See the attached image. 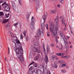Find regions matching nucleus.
I'll list each match as a JSON object with an SVG mask.
<instances>
[{
    "instance_id": "41",
    "label": "nucleus",
    "mask_w": 74,
    "mask_h": 74,
    "mask_svg": "<svg viewBox=\"0 0 74 74\" xmlns=\"http://www.w3.org/2000/svg\"><path fill=\"white\" fill-rule=\"evenodd\" d=\"M26 40L27 41H28L29 40V38L27 36L26 37Z\"/></svg>"
},
{
    "instance_id": "39",
    "label": "nucleus",
    "mask_w": 74,
    "mask_h": 74,
    "mask_svg": "<svg viewBox=\"0 0 74 74\" xmlns=\"http://www.w3.org/2000/svg\"><path fill=\"white\" fill-rule=\"evenodd\" d=\"M19 4L20 5H22V3H21V0H18Z\"/></svg>"
},
{
    "instance_id": "25",
    "label": "nucleus",
    "mask_w": 74,
    "mask_h": 74,
    "mask_svg": "<svg viewBox=\"0 0 74 74\" xmlns=\"http://www.w3.org/2000/svg\"><path fill=\"white\" fill-rule=\"evenodd\" d=\"M61 54H62V53H57L56 54V56H61Z\"/></svg>"
},
{
    "instance_id": "60",
    "label": "nucleus",
    "mask_w": 74,
    "mask_h": 74,
    "mask_svg": "<svg viewBox=\"0 0 74 74\" xmlns=\"http://www.w3.org/2000/svg\"><path fill=\"white\" fill-rule=\"evenodd\" d=\"M47 36H48V37H49V36H50V35H49V34H47Z\"/></svg>"
},
{
    "instance_id": "17",
    "label": "nucleus",
    "mask_w": 74,
    "mask_h": 74,
    "mask_svg": "<svg viewBox=\"0 0 74 74\" xmlns=\"http://www.w3.org/2000/svg\"><path fill=\"white\" fill-rule=\"evenodd\" d=\"M59 35L61 37H63V33L62 32V31H60V33L59 34Z\"/></svg>"
},
{
    "instance_id": "45",
    "label": "nucleus",
    "mask_w": 74,
    "mask_h": 74,
    "mask_svg": "<svg viewBox=\"0 0 74 74\" xmlns=\"http://www.w3.org/2000/svg\"><path fill=\"white\" fill-rule=\"evenodd\" d=\"M34 66L35 67H36L37 66V65L36 64H34Z\"/></svg>"
},
{
    "instance_id": "50",
    "label": "nucleus",
    "mask_w": 74,
    "mask_h": 74,
    "mask_svg": "<svg viewBox=\"0 0 74 74\" xmlns=\"http://www.w3.org/2000/svg\"><path fill=\"white\" fill-rule=\"evenodd\" d=\"M70 58V56H66V58L68 59Z\"/></svg>"
},
{
    "instance_id": "58",
    "label": "nucleus",
    "mask_w": 74,
    "mask_h": 74,
    "mask_svg": "<svg viewBox=\"0 0 74 74\" xmlns=\"http://www.w3.org/2000/svg\"><path fill=\"white\" fill-rule=\"evenodd\" d=\"M45 26H46V27H48V24H46L45 25Z\"/></svg>"
},
{
    "instance_id": "35",
    "label": "nucleus",
    "mask_w": 74,
    "mask_h": 74,
    "mask_svg": "<svg viewBox=\"0 0 74 74\" xmlns=\"http://www.w3.org/2000/svg\"><path fill=\"white\" fill-rule=\"evenodd\" d=\"M34 61L32 62L30 64L29 66H31V65L33 64H34Z\"/></svg>"
},
{
    "instance_id": "55",
    "label": "nucleus",
    "mask_w": 74,
    "mask_h": 74,
    "mask_svg": "<svg viewBox=\"0 0 74 74\" xmlns=\"http://www.w3.org/2000/svg\"><path fill=\"white\" fill-rule=\"evenodd\" d=\"M66 28H64V30L65 31L66 30Z\"/></svg>"
},
{
    "instance_id": "4",
    "label": "nucleus",
    "mask_w": 74,
    "mask_h": 74,
    "mask_svg": "<svg viewBox=\"0 0 74 74\" xmlns=\"http://www.w3.org/2000/svg\"><path fill=\"white\" fill-rule=\"evenodd\" d=\"M63 40L64 41V42L65 44V48L67 50H68V49H69V46L68 45V42H67V39H66V37L65 36H64V37L63 38Z\"/></svg>"
},
{
    "instance_id": "21",
    "label": "nucleus",
    "mask_w": 74,
    "mask_h": 74,
    "mask_svg": "<svg viewBox=\"0 0 74 74\" xmlns=\"http://www.w3.org/2000/svg\"><path fill=\"white\" fill-rule=\"evenodd\" d=\"M8 21V19H5L3 21V23H7Z\"/></svg>"
},
{
    "instance_id": "51",
    "label": "nucleus",
    "mask_w": 74,
    "mask_h": 74,
    "mask_svg": "<svg viewBox=\"0 0 74 74\" xmlns=\"http://www.w3.org/2000/svg\"><path fill=\"white\" fill-rule=\"evenodd\" d=\"M57 6L58 8H60V5H58Z\"/></svg>"
},
{
    "instance_id": "34",
    "label": "nucleus",
    "mask_w": 74,
    "mask_h": 74,
    "mask_svg": "<svg viewBox=\"0 0 74 74\" xmlns=\"http://www.w3.org/2000/svg\"><path fill=\"white\" fill-rule=\"evenodd\" d=\"M4 15V14H3V12H0V16H2V15Z\"/></svg>"
},
{
    "instance_id": "20",
    "label": "nucleus",
    "mask_w": 74,
    "mask_h": 74,
    "mask_svg": "<svg viewBox=\"0 0 74 74\" xmlns=\"http://www.w3.org/2000/svg\"><path fill=\"white\" fill-rule=\"evenodd\" d=\"M29 16H30L28 14H27L26 15L27 19L28 22H29Z\"/></svg>"
},
{
    "instance_id": "59",
    "label": "nucleus",
    "mask_w": 74,
    "mask_h": 74,
    "mask_svg": "<svg viewBox=\"0 0 74 74\" xmlns=\"http://www.w3.org/2000/svg\"><path fill=\"white\" fill-rule=\"evenodd\" d=\"M56 47L57 48H59V46H56Z\"/></svg>"
},
{
    "instance_id": "8",
    "label": "nucleus",
    "mask_w": 74,
    "mask_h": 74,
    "mask_svg": "<svg viewBox=\"0 0 74 74\" xmlns=\"http://www.w3.org/2000/svg\"><path fill=\"white\" fill-rule=\"evenodd\" d=\"M12 6L13 9L14 10H16V6H15V3H14V2L12 1Z\"/></svg>"
},
{
    "instance_id": "10",
    "label": "nucleus",
    "mask_w": 74,
    "mask_h": 74,
    "mask_svg": "<svg viewBox=\"0 0 74 74\" xmlns=\"http://www.w3.org/2000/svg\"><path fill=\"white\" fill-rule=\"evenodd\" d=\"M34 45L35 46H36V47H37V46H38V45H40V43L38 41H36L34 42Z\"/></svg>"
},
{
    "instance_id": "52",
    "label": "nucleus",
    "mask_w": 74,
    "mask_h": 74,
    "mask_svg": "<svg viewBox=\"0 0 74 74\" xmlns=\"http://www.w3.org/2000/svg\"><path fill=\"white\" fill-rule=\"evenodd\" d=\"M69 27H70V30H71V26H70V25H69Z\"/></svg>"
},
{
    "instance_id": "7",
    "label": "nucleus",
    "mask_w": 74,
    "mask_h": 74,
    "mask_svg": "<svg viewBox=\"0 0 74 74\" xmlns=\"http://www.w3.org/2000/svg\"><path fill=\"white\" fill-rule=\"evenodd\" d=\"M34 69V68L33 67V66H31L30 67L29 69V71L28 73V74H34V71H32V70H33Z\"/></svg>"
},
{
    "instance_id": "56",
    "label": "nucleus",
    "mask_w": 74,
    "mask_h": 74,
    "mask_svg": "<svg viewBox=\"0 0 74 74\" xmlns=\"http://www.w3.org/2000/svg\"><path fill=\"white\" fill-rule=\"evenodd\" d=\"M64 58H66L67 59V56H64Z\"/></svg>"
},
{
    "instance_id": "31",
    "label": "nucleus",
    "mask_w": 74,
    "mask_h": 74,
    "mask_svg": "<svg viewBox=\"0 0 74 74\" xmlns=\"http://www.w3.org/2000/svg\"><path fill=\"white\" fill-rule=\"evenodd\" d=\"M16 41V42H17V44H21V42H20V41H19V40H17V41Z\"/></svg>"
},
{
    "instance_id": "12",
    "label": "nucleus",
    "mask_w": 74,
    "mask_h": 74,
    "mask_svg": "<svg viewBox=\"0 0 74 74\" xmlns=\"http://www.w3.org/2000/svg\"><path fill=\"white\" fill-rule=\"evenodd\" d=\"M11 26V24L10 23H8L7 25H5V28L8 29Z\"/></svg>"
},
{
    "instance_id": "13",
    "label": "nucleus",
    "mask_w": 74,
    "mask_h": 74,
    "mask_svg": "<svg viewBox=\"0 0 74 74\" xmlns=\"http://www.w3.org/2000/svg\"><path fill=\"white\" fill-rule=\"evenodd\" d=\"M46 18L47 17H46V16H45V14L43 15L42 17V19H43L44 20V23H45V20H46Z\"/></svg>"
},
{
    "instance_id": "5",
    "label": "nucleus",
    "mask_w": 74,
    "mask_h": 74,
    "mask_svg": "<svg viewBox=\"0 0 74 74\" xmlns=\"http://www.w3.org/2000/svg\"><path fill=\"white\" fill-rule=\"evenodd\" d=\"M31 21L32 23H31V27L32 29H34V21H35V19H34V17L32 16V17L31 18Z\"/></svg>"
},
{
    "instance_id": "61",
    "label": "nucleus",
    "mask_w": 74,
    "mask_h": 74,
    "mask_svg": "<svg viewBox=\"0 0 74 74\" xmlns=\"http://www.w3.org/2000/svg\"><path fill=\"white\" fill-rule=\"evenodd\" d=\"M49 74H51V72H50V71H49Z\"/></svg>"
},
{
    "instance_id": "19",
    "label": "nucleus",
    "mask_w": 74,
    "mask_h": 74,
    "mask_svg": "<svg viewBox=\"0 0 74 74\" xmlns=\"http://www.w3.org/2000/svg\"><path fill=\"white\" fill-rule=\"evenodd\" d=\"M32 50L33 52H36L37 51V48L36 47H33L32 48Z\"/></svg>"
},
{
    "instance_id": "46",
    "label": "nucleus",
    "mask_w": 74,
    "mask_h": 74,
    "mask_svg": "<svg viewBox=\"0 0 74 74\" xmlns=\"http://www.w3.org/2000/svg\"><path fill=\"white\" fill-rule=\"evenodd\" d=\"M62 73H66V71L65 70H62Z\"/></svg>"
},
{
    "instance_id": "6",
    "label": "nucleus",
    "mask_w": 74,
    "mask_h": 74,
    "mask_svg": "<svg viewBox=\"0 0 74 74\" xmlns=\"http://www.w3.org/2000/svg\"><path fill=\"white\" fill-rule=\"evenodd\" d=\"M41 36V29H39L38 31V35L37 36H35V37L37 40H38L40 39V36Z\"/></svg>"
},
{
    "instance_id": "38",
    "label": "nucleus",
    "mask_w": 74,
    "mask_h": 74,
    "mask_svg": "<svg viewBox=\"0 0 74 74\" xmlns=\"http://www.w3.org/2000/svg\"><path fill=\"white\" fill-rule=\"evenodd\" d=\"M8 54L9 55L10 54V48L9 47H8Z\"/></svg>"
},
{
    "instance_id": "27",
    "label": "nucleus",
    "mask_w": 74,
    "mask_h": 74,
    "mask_svg": "<svg viewBox=\"0 0 74 74\" xmlns=\"http://www.w3.org/2000/svg\"><path fill=\"white\" fill-rule=\"evenodd\" d=\"M43 48L44 49V52L45 53V45L44 44H43Z\"/></svg>"
},
{
    "instance_id": "23",
    "label": "nucleus",
    "mask_w": 74,
    "mask_h": 74,
    "mask_svg": "<svg viewBox=\"0 0 74 74\" xmlns=\"http://www.w3.org/2000/svg\"><path fill=\"white\" fill-rule=\"evenodd\" d=\"M52 59H53V58H55L56 59H57V60H58V57H57V56H52Z\"/></svg>"
},
{
    "instance_id": "36",
    "label": "nucleus",
    "mask_w": 74,
    "mask_h": 74,
    "mask_svg": "<svg viewBox=\"0 0 74 74\" xmlns=\"http://www.w3.org/2000/svg\"><path fill=\"white\" fill-rule=\"evenodd\" d=\"M55 38L56 42H58V40L57 36L55 37Z\"/></svg>"
},
{
    "instance_id": "28",
    "label": "nucleus",
    "mask_w": 74,
    "mask_h": 74,
    "mask_svg": "<svg viewBox=\"0 0 74 74\" xmlns=\"http://www.w3.org/2000/svg\"><path fill=\"white\" fill-rule=\"evenodd\" d=\"M36 52L37 53H40V52H41V51L38 49H36Z\"/></svg>"
},
{
    "instance_id": "44",
    "label": "nucleus",
    "mask_w": 74,
    "mask_h": 74,
    "mask_svg": "<svg viewBox=\"0 0 74 74\" xmlns=\"http://www.w3.org/2000/svg\"><path fill=\"white\" fill-rule=\"evenodd\" d=\"M60 2L61 3H62V4H63V3H64V1L63 0H62L60 1Z\"/></svg>"
},
{
    "instance_id": "49",
    "label": "nucleus",
    "mask_w": 74,
    "mask_h": 74,
    "mask_svg": "<svg viewBox=\"0 0 74 74\" xmlns=\"http://www.w3.org/2000/svg\"><path fill=\"white\" fill-rule=\"evenodd\" d=\"M60 19H63V17L61 16L60 17Z\"/></svg>"
},
{
    "instance_id": "32",
    "label": "nucleus",
    "mask_w": 74,
    "mask_h": 74,
    "mask_svg": "<svg viewBox=\"0 0 74 74\" xmlns=\"http://www.w3.org/2000/svg\"><path fill=\"white\" fill-rule=\"evenodd\" d=\"M53 66L55 68H56V69L58 67V66H57V65L55 64H54L53 65Z\"/></svg>"
},
{
    "instance_id": "53",
    "label": "nucleus",
    "mask_w": 74,
    "mask_h": 74,
    "mask_svg": "<svg viewBox=\"0 0 74 74\" xmlns=\"http://www.w3.org/2000/svg\"><path fill=\"white\" fill-rule=\"evenodd\" d=\"M66 38L67 39H69V38H70V37L69 36H68L66 37Z\"/></svg>"
},
{
    "instance_id": "30",
    "label": "nucleus",
    "mask_w": 74,
    "mask_h": 74,
    "mask_svg": "<svg viewBox=\"0 0 74 74\" xmlns=\"http://www.w3.org/2000/svg\"><path fill=\"white\" fill-rule=\"evenodd\" d=\"M27 32V31H24L23 33V34L25 36H26V34Z\"/></svg>"
},
{
    "instance_id": "3",
    "label": "nucleus",
    "mask_w": 74,
    "mask_h": 74,
    "mask_svg": "<svg viewBox=\"0 0 74 74\" xmlns=\"http://www.w3.org/2000/svg\"><path fill=\"white\" fill-rule=\"evenodd\" d=\"M2 7H5V11H8L10 10V7L9 6V5L6 3V2H5L2 4Z\"/></svg>"
},
{
    "instance_id": "22",
    "label": "nucleus",
    "mask_w": 74,
    "mask_h": 74,
    "mask_svg": "<svg viewBox=\"0 0 74 74\" xmlns=\"http://www.w3.org/2000/svg\"><path fill=\"white\" fill-rule=\"evenodd\" d=\"M18 23H19L18 22H17L16 23L14 24L13 25V26H15V27L16 28V27H17V25H18Z\"/></svg>"
},
{
    "instance_id": "24",
    "label": "nucleus",
    "mask_w": 74,
    "mask_h": 74,
    "mask_svg": "<svg viewBox=\"0 0 74 74\" xmlns=\"http://www.w3.org/2000/svg\"><path fill=\"white\" fill-rule=\"evenodd\" d=\"M36 6L37 7H40L41 6V5H40V4L39 3H38L36 4Z\"/></svg>"
},
{
    "instance_id": "26",
    "label": "nucleus",
    "mask_w": 74,
    "mask_h": 74,
    "mask_svg": "<svg viewBox=\"0 0 74 74\" xmlns=\"http://www.w3.org/2000/svg\"><path fill=\"white\" fill-rule=\"evenodd\" d=\"M50 12L51 14H54V13H55V10H51L50 11Z\"/></svg>"
},
{
    "instance_id": "18",
    "label": "nucleus",
    "mask_w": 74,
    "mask_h": 74,
    "mask_svg": "<svg viewBox=\"0 0 74 74\" xmlns=\"http://www.w3.org/2000/svg\"><path fill=\"white\" fill-rule=\"evenodd\" d=\"M12 40H13V41H17V38L15 36L13 37L12 38Z\"/></svg>"
},
{
    "instance_id": "43",
    "label": "nucleus",
    "mask_w": 74,
    "mask_h": 74,
    "mask_svg": "<svg viewBox=\"0 0 74 74\" xmlns=\"http://www.w3.org/2000/svg\"><path fill=\"white\" fill-rule=\"evenodd\" d=\"M5 16H6L5 17V18H8L9 17V16L8 15L7 16V14H5Z\"/></svg>"
},
{
    "instance_id": "64",
    "label": "nucleus",
    "mask_w": 74,
    "mask_h": 74,
    "mask_svg": "<svg viewBox=\"0 0 74 74\" xmlns=\"http://www.w3.org/2000/svg\"><path fill=\"white\" fill-rule=\"evenodd\" d=\"M43 74H45V73L44 72V71H43Z\"/></svg>"
},
{
    "instance_id": "47",
    "label": "nucleus",
    "mask_w": 74,
    "mask_h": 74,
    "mask_svg": "<svg viewBox=\"0 0 74 74\" xmlns=\"http://www.w3.org/2000/svg\"><path fill=\"white\" fill-rule=\"evenodd\" d=\"M64 55H65L64 53H61V56H64Z\"/></svg>"
},
{
    "instance_id": "14",
    "label": "nucleus",
    "mask_w": 74,
    "mask_h": 74,
    "mask_svg": "<svg viewBox=\"0 0 74 74\" xmlns=\"http://www.w3.org/2000/svg\"><path fill=\"white\" fill-rule=\"evenodd\" d=\"M47 53H49V52L50 51V50L49 49V45H47Z\"/></svg>"
},
{
    "instance_id": "15",
    "label": "nucleus",
    "mask_w": 74,
    "mask_h": 74,
    "mask_svg": "<svg viewBox=\"0 0 74 74\" xmlns=\"http://www.w3.org/2000/svg\"><path fill=\"white\" fill-rule=\"evenodd\" d=\"M41 26L42 27L41 30H42V31L44 30V24H42L41 25Z\"/></svg>"
},
{
    "instance_id": "57",
    "label": "nucleus",
    "mask_w": 74,
    "mask_h": 74,
    "mask_svg": "<svg viewBox=\"0 0 74 74\" xmlns=\"http://www.w3.org/2000/svg\"><path fill=\"white\" fill-rule=\"evenodd\" d=\"M19 24L20 25V26L21 27V26H22V24L19 23Z\"/></svg>"
},
{
    "instance_id": "29",
    "label": "nucleus",
    "mask_w": 74,
    "mask_h": 74,
    "mask_svg": "<svg viewBox=\"0 0 74 74\" xmlns=\"http://www.w3.org/2000/svg\"><path fill=\"white\" fill-rule=\"evenodd\" d=\"M56 22H57L58 21V16H57L56 17V19H55Z\"/></svg>"
},
{
    "instance_id": "33",
    "label": "nucleus",
    "mask_w": 74,
    "mask_h": 74,
    "mask_svg": "<svg viewBox=\"0 0 74 74\" xmlns=\"http://www.w3.org/2000/svg\"><path fill=\"white\" fill-rule=\"evenodd\" d=\"M62 48H63V46L62 44H61V47L59 48V49H61V50H62Z\"/></svg>"
},
{
    "instance_id": "48",
    "label": "nucleus",
    "mask_w": 74,
    "mask_h": 74,
    "mask_svg": "<svg viewBox=\"0 0 74 74\" xmlns=\"http://www.w3.org/2000/svg\"><path fill=\"white\" fill-rule=\"evenodd\" d=\"M51 47H54V45H53V43H51Z\"/></svg>"
},
{
    "instance_id": "42",
    "label": "nucleus",
    "mask_w": 74,
    "mask_h": 74,
    "mask_svg": "<svg viewBox=\"0 0 74 74\" xmlns=\"http://www.w3.org/2000/svg\"><path fill=\"white\" fill-rule=\"evenodd\" d=\"M62 67H65V66H66V64H63L62 65Z\"/></svg>"
},
{
    "instance_id": "9",
    "label": "nucleus",
    "mask_w": 74,
    "mask_h": 74,
    "mask_svg": "<svg viewBox=\"0 0 74 74\" xmlns=\"http://www.w3.org/2000/svg\"><path fill=\"white\" fill-rule=\"evenodd\" d=\"M40 55L39 54L37 55L34 59V60H37L40 58Z\"/></svg>"
},
{
    "instance_id": "11",
    "label": "nucleus",
    "mask_w": 74,
    "mask_h": 74,
    "mask_svg": "<svg viewBox=\"0 0 74 74\" xmlns=\"http://www.w3.org/2000/svg\"><path fill=\"white\" fill-rule=\"evenodd\" d=\"M45 60L46 62V64H47L49 61V60H48V56L46 55L45 56Z\"/></svg>"
},
{
    "instance_id": "63",
    "label": "nucleus",
    "mask_w": 74,
    "mask_h": 74,
    "mask_svg": "<svg viewBox=\"0 0 74 74\" xmlns=\"http://www.w3.org/2000/svg\"><path fill=\"white\" fill-rule=\"evenodd\" d=\"M61 58H64V56H61Z\"/></svg>"
},
{
    "instance_id": "54",
    "label": "nucleus",
    "mask_w": 74,
    "mask_h": 74,
    "mask_svg": "<svg viewBox=\"0 0 74 74\" xmlns=\"http://www.w3.org/2000/svg\"><path fill=\"white\" fill-rule=\"evenodd\" d=\"M32 1H34L35 2H37V0H32Z\"/></svg>"
},
{
    "instance_id": "1",
    "label": "nucleus",
    "mask_w": 74,
    "mask_h": 74,
    "mask_svg": "<svg viewBox=\"0 0 74 74\" xmlns=\"http://www.w3.org/2000/svg\"><path fill=\"white\" fill-rule=\"evenodd\" d=\"M15 50L16 55H17V58L20 60V62L21 63H23L24 61V58H23V51L22 48L21 46H20L18 48H16Z\"/></svg>"
},
{
    "instance_id": "37",
    "label": "nucleus",
    "mask_w": 74,
    "mask_h": 74,
    "mask_svg": "<svg viewBox=\"0 0 74 74\" xmlns=\"http://www.w3.org/2000/svg\"><path fill=\"white\" fill-rule=\"evenodd\" d=\"M5 1V0H0V2L1 3H3Z\"/></svg>"
},
{
    "instance_id": "40",
    "label": "nucleus",
    "mask_w": 74,
    "mask_h": 74,
    "mask_svg": "<svg viewBox=\"0 0 74 74\" xmlns=\"http://www.w3.org/2000/svg\"><path fill=\"white\" fill-rule=\"evenodd\" d=\"M21 40L23 39V35L22 34L21 35Z\"/></svg>"
},
{
    "instance_id": "2",
    "label": "nucleus",
    "mask_w": 74,
    "mask_h": 74,
    "mask_svg": "<svg viewBox=\"0 0 74 74\" xmlns=\"http://www.w3.org/2000/svg\"><path fill=\"white\" fill-rule=\"evenodd\" d=\"M50 30L51 35L53 37H55L57 34V32L58 30V25L55 26L53 23L51 22L50 25Z\"/></svg>"
},
{
    "instance_id": "16",
    "label": "nucleus",
    "mask_w": 74,
    "mask_h": 74,
    "mask_svg": "<svg viewBox=\"0 0 74 74\" xmlns=\"http://www.w3.org/2000/svg\"><path fill=\"white\" fill-rule=\"evenodd\" d=\"M61 21L62 22V23L63 25H64L65 26V27H66V25H67L65 23H64L65 22V20L63 19H62L61 20Z\"/></svg>"
},
{
    "instance_id": "62",
    "label": "nucleus",
    "mask_w": 74,
    "mask_h": 74,
    "mask_svg": "<svg viewBox=\"0 0 74 74\" xmlns=\"http://www.w3.org/2000/svg\"><path fill=\"white\" fill-rule=\"evenodd\" d=\"M46 28H47V30H48V29H49L48 27H46Z\"/></svg>"
}]
</instances>
